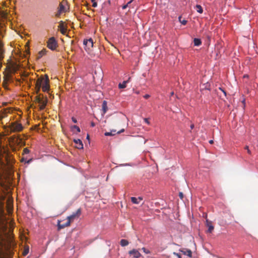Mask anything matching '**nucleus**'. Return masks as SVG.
I'll list each match as a JSON object with an SVG mask.
<instances>
[{"mask_svg":"<svg viewBox=\"0 0 258 258\" xmlns=\"http://www.w3.org/2000/svg\"><path fill=\"white\" fill-rule=\"evenodd\" d=\"M10 128L11 133L20 132L23 130V126L21 123L15 121L11 123Z\"/></svg>","mask_w":258,"mask_h":258,"instance_id":"obj_1","label":"nucleus"},{"mask_svg":"<svg viewBox=\"0 0 258 258\" xmlns=\"http://www.w3.org/2000/svg\"><path fill=\"white\" fill-rule=\"evenodd\" d=\"M35 101L40 104V109L41 110L44 109L47 102V99H44L42 95V97L41 96V94H39L35 97Z\"/></svg>","mask_w":258,"mask_h":258,"instance_id":"obj_2","label":"nucleus"},{"mask_svg":"<svg viewBox=\"0 0 258 258\" xmlns=\"http://www.w3.org/2000/svg\"><path fill=\"white\" fill-rule=\"evenodd\" d=\"M47 47L51 50H54L57 47V43L54 37L50 38L47 42Z\"/></svg>","mask_w":258,"mask_h":258,"instance_id":"obj_3","label":"nucleus"},{"mask_svg":"<svg viewBox=\"0 0 258 258\" xmlns=\"http://www.w3.org/2000/svg\"><path fill=\"white\" fill-rule=\"evenodd\" d=\"M49 79L47 75L43 77V82L42 84V89L43 92H47L49 90Z\"/></svg>","mask_w":258,"mask_h":258,"instance_id":"obj_4","label":"nucleus"},{"mask_svg":"<svg viewBox=\"0 0 258 258\" xmlns=\"http://www.w3.org/2000/svg\"><path fill=\"white\" fill-rule=\"evenodd\" d=\"M81 214V210L80 209L77 210L76 212L73 213L70 216H68L67 218V220L69 221H70V223L73 222L75 219L79 218Z\"/></svg>","mask_w":258,"mask_h":258,"instance_id":"obj_5","label":"nucleus"},{"mask_svg":"<svg viewBox=\"0 0 258 258\" xmlns=\"http://www.w3.org/2000/svg\"><path fill=\"white\" fill-rule=\"evenodd\" d=\"M83 44L85 45V48L86 50H90L93 46V40L91 38L84 40L83 41Z\"/></svg>","mask_w":258,"mask_h":258,"instance_id":"obj_6","label":"nucleus"},{"mask_svg":"<svg viewBox=\"0 0 258 258\" xmlns=\"http://www.w3.org/2000/svg\"><path fill=\"white\" fill-rule=\"evenodd\" d=\"M43 82V77H41L40 78H38L35 84V88H36V92L37 94H38L41 88L42 87V84Z\"/></svg>","mask_w":258,"mask_h":258,"instance_id":"obj_7","label":"nucleus"},{"mask_svg":"<svg viewBox=\"0 0 258 258\" xmlns=\"http://www.w3.org/2000/svg\"><path fill=\"white\" fill-rule=\"evenodd\" d=\"M5 152L4 147L2 146V136L0 135V163L2 164H5L3 158Z\"/></svg>","mask_w":258,"mask_h":258,"instance_id":"obj_8","label":"nucleus"},{"mask_svg":"<svg viewBox=\"0 0 258 258\" xmlns=\"http://www.w3.org/2000/svg\"><path fill=\"white\" fill-rule=\"evenodd\" d=\"M5 219L4 205V204L0 203V223H3Z\"/></svg>","mask_w":258,"mask_h":258,"instance_id":"obj_9","label":"nucleus"},{"mask_svg":"<svg viewBox=\"0 0 258 258\" xmlns=\"http://www.w3.org/2000/svg\"><path fill=\"white\" fill-rule=\"evenodd\" d=\"M59 23L58 28H59L61 33L63 35H65L67 30V26L64 25V23L62 21H60Z\"/></svg>","mask_w":258,"mask_h":258,"instance_id":"obj_10","label":"nucleus"},{"mask_svg":"<svg viewBox=\"0 0 258 258\" xmlns=\"http://www.w3.org/2000/svg\"><path fill=\"white\" fill-rule=\"evenodd\" d=\"M70 224H71L70 221H69L68 220L66 222L62 223V224H61L60 221L58 220V222H57L58 229L60 230V229L64 228L66 227H68L70 225Z\"/></svg>","mask_w":258,"mask_h":258,"instance_id":"obj_11","label":"nucleus"},{"mask_svg":"<svg viewBox=\"0 0 258 258\" xmlns=\"http://www.w3.org/2000/svg\"><path fill=\"white\" fill-rule=\"evenodd\" d=\"M74 142L76 144V147L79 149L83 148V144L82 141L80 139H75Z\"/></svg>","mask_w":258,"mask_h":258,"instance_id":"obj_12","label":"nucleus"},{"mask_svg":"<svg viewBox=\"0 0 258 258\" xmlns=\"http://www.w3.org/2000/svg\"><path fill=\"white\" fill-rule=\"evenodd\" d=\"M207 226L208 228L207 230V232L212 233V232L213 231L214 229V227L212 225V222L207 220Z\"/></svg>","mask_w":258,"mask_h":258,"instance_id":"obj_13","label":"nucleus"},{"mask_svg":"<svg viewBox=\"0 0 258 258\" xmlns=\"http://www.w3.org/2000/svg\"><path fill=\"white\" fill-rule=\"evenodd\" d=\"M131 199L132 202L135 204H139L143 200V198L140 197L138 198L132 197Z\"/></svg>","mask_w":258,"mask_h":258,"instance_id":"obj_14","label":"nucleus"},{"mask_svg":"<svg viewBox=\"0 0 258 258\" xmlns=\"http://www.w3.org/2000/svg\"><path fill=\"white\" fill-rule=\"evenodd\" d=\"M129 253L131 255H133V256L136 258H139L141 255L140 252L136 249L130 251Z\"/></svg>","mask_w":258,"mask_h":258,"instance_id":"obj_15","label":"nucleus"},{"mask_svg":"<svg viewBox=\"0 0 258 258\" xmlns=\"http://www.w3.org/2000/svg\"><path fill=\"white\" fill-rule=\"evenodd\" d=\"M131 77L128 78L127 80L123 81L122 83L118 84V88L119 89H123L126 87V84L130 81Z\"/></svg>","mask_w":258,"mask_h":258,"instance_id":"obj_16","label":"nucleus"},{"mask_svg":"<svg viewBox=\"0 0 258 258\" xmlns=\"http://www.w3.org/2000/svg\"><path fill=\"white\" fill-rule=\"evenodd\" d=\"M181 251L184 254L186 255L189 257L191 256L192 252L189 249H182L181 250Z\"/></svg>","mask_w":258,"mask_h":258,"instance_id":"obj_17","label":"nucleus"},{"mask_svg":"<svg viewBox=\"0 0 258 258\" xmlns=\"http://www.w3.org/2000/svg\"><path fill=\"white\" fill-rule=\"evenodd\" d=\"M29 251V247L28 245H24V250L23 251V255L24 256L26 255L28 253Z\"/></svg>","mask_w":258,"mask_h":258,"instance_id":"obj_18","label":"nucleus"},{"mask_svg":"<svg viewBox=\"0 0 258 258\" xmlns=\"http://www.w3.org/2000/svg\"><path fill=\"white\" fill-rule=\"evenodd\" d=\"M102 110H103V113H105L107 110V102L106 101H104L102 103Z\"/></svg>","mask_w":258,"mask_h":258,"instance_id":"obj_19","label":"nucleus"},{"mask_svg":"<svg viewBox=\"0 0 258 258\" xmlns=\"http://www.w3.org/2000/svg\"><path fill=\"white\" fill-rule=\"evenodd\" d=\"M47 50L46 49H43L41 51L39 52L38 58H40L42 56L46 54Z\"/></svg>","mask_w":258,"mask_h":258,"instance_id":"obj_20","label":"nucleus"},{"mask_svg":"<svg viewBox=\"0 0 258 258\" xmlns=\"http://www.w3.org/2000/svg\"><path fill=\"white\" fill-rule=\"evenodd\" d=\"M194 45L195 46H199L201 44L202 42L200 39L195 38L194 40Z\"/></svg>","mask_w":258,"mask_h":258,"instance_id":"obj_21","label":"nucleus"},{"mask_svg":"<svg viewBox=\"0 0 258 258\" xmlns=\"http://www.w3.org/2000/svg\"><path fill=\"white\" fill-rule=\"evenodd\" d=\"M115 133H116V130H112L110 132H106V133H105L104 135L106 136H113V135H114L115 134Z\"/></svg>","mask_w":258,"mask_h":258,"instance_id":"obj_22","label":"nucleus"},{"mask_svg":"<svg viewBox=\"0 0 258 258\" xmlns=\"http://www.w3.org/2000/svg\"><path fill=\"white\" fill-rule=\"evenodd\" d=\"M196 11L198 13H199L200 14L203 13V8H202V7L200 5H196Z\"/></svg>","mask_w":258,"mask_h":258,"instance_id":"obj_23","label":"nucleus"},{"mask_svg":"<svg viewBox=\"0 0 258 258\" xmlns=\"http://www.w3.org/2000/svg\"><path fill=\"white\" fill-rule=\"evenodd\" d=\"M64 6L62 5L61 4H59L58 11H59V13H61L62 12H64Z\"/></svg>","mask_w":258,"mask_h":258,"instance_id":"obj_24","label":"nucleus"},{"mask_svg":"<svg viewBox=\"0 0 258 258\" xmlns=\"http://www.w3.org/2000/svg\"><path fill=\"white\" fill-rule=\"evenodd\" d=\"M181 16L179 17V18H178L179 21L180 22V23L182 24L185 25L187 23V21L185 20H181Z\"/></svg>","mask_w":258,"mask_h":258,"instance_id":"obj_25","label":"nucleus"},{"mask_svg":"<svg viewBox=\"0 0 258 258\" xmlns=\"http://www.w3.org/2000/svg\"><path fill=\"white\" fill-rule=\"evenodd\" d=\"M72 129H75V130H77V132H78V133H80V131H80V128H79V126H77V125H74L72 126Z\"/></svg>","mask_w":258,"mask_h":258,"instance_id":"obj_26","label":"nucleus"},{"mask_svg":"<svg viewBox=\"0 0 258 258\" xmlns=\"http://www.w3.org/2000/svg\"><path fill=\"white\" fill-rule=\"evenodd\" d=\"M30 153V150L27 148H25L23 150V154H27L28 153Z\"/></svg>","mask_w":258,"mask_h":258,"instance_id":"obj_27","label":"nucleus"},{"mask_svg":"<svg viewBox=\"0 0 258 258\" xmlns=\"http://www.w3.org/2000/svg\"><path fill=\"white\" fill-rule=\"evenodd\" d=\"M91 2H92V7L96 8L97 6V3L96 2V0H91Z\"/></svg>","mask_w":258,"mask_h":258,"instance_id":"obj_28","label":"nucleus"},{"mask_svg":"<svg viewBox=\"0 0 258 258\" xmlns=\"http://www.w3.org/2000/svg\"><path fill=\"white\" fill-rule=\"evenodd\" d=\"M5 160L7 162V164H9L10 163L9 157H8V155H7L5 156Z\"/></svg>","mask_w":258,"mask_h":258,"instance_id":"obj_29","label":"nucleus"},{"mask_svg":"<svg viewBox=\"0 0 258 258\" xmlns=\"http://www.w3.org/2000/svg\"><path fill=\"white\" fill-rule=\"evenodd\" d=\"M244 149L245 150H247V153L249 155L251 154V151H250V150L249 149V148H248V146H246L245 147H244Z\"/></svg>","mask_w":258,"mask_h":258,"instance_id":"obj_30","label":"nucleus"},{"mask_svg":"<svg viewBox=\"0 0 258 258\" xmlns=\"http://www.w3.org/2000/svg\"><path fill=\"white\" fill-rule=\"evenodd\" d=\"M9 76H5L4 77V82H6V83L9 80Z\"/></svg>","mask_w":258,"mask_h":258,"instance_id":"obj_31","label":"nucleus"},{"mask_svg":"<svg viewBox=\"0 0 258 258\" xmlns=\"http://www.w3.org/2000/svg\"><path fill=\"white\" fill-rule=\"evenodd\" d=\"M0 242H4V239L3 238V236L0 235ZM7 242H11L10 241H7Z\"/></svg>","mask_w":258,"mask_h":258,"instance_id":"obj_32","label":"nucleus"},{"mask_svg":"<svg viewBox=\"0 0 258 258\" xmlns=\"http://www.w3.org/2000/svg\"><path fill=\"white\" fill-rule=\"evenodd\" d=\"M72 121H73L74 123H77V119H76V118H75L74 117H72Z\"/></svg>","mask_w":258,"mask_h":258,"instance_id":"obj_33","label":"nucleus"},{"mask_svg":"<svg viewBox=\"0 0 258 258\" xmlns=\"http://www.w3.org/2000/svg\"><path fill=\"white\" fill-rule=\"evenodd\" d=\"M144 121H145V122H146V123H147L148 124H150V122H149V120H148V118H144Z\"/></svg>","mask_w":258,"mask_h":258,"instance_id":"obj_34","label":"nucleus"},{"mask_svg":"<svg viewBox=\"0 0 258 258\" xmlns=\"http://www.w3.org/2000/svg\"><path fill=\"white\" fill-rule=\"evenodd\" d=\"M142 249L143 250L144 252H145L146 253H149V250H146V249L145 248L143 247V248H142Z\"/></svg>","mask_w":258,"mask_h":258,"instance_id":"obj_35","label":"nucleus"},{"mask_svg":"<svg viewBox=\"0 0 258 258\" xmlns=\"http://www.w3.org/2000/svg\"><path fill=\"white\" fill-rule=\"evenodd\" d=\"M219 89L221 90V91L224 93V95L226 96V92L225 90H224L223 89H222V88H219Z\"/></svg>","mask_w":258,"mask_h":258,"instance_id":"obj_36","label":"nucleus"},{"mask_svg":"<svg viewBox=\"0 0 258 258\" xmlns=\"http://www.w3.org/2000/svg\"><path fill=\"white\" fill-rule=\"evenodd\" d=\"M179 196L181 199H182L183 198V195L182 192H179Z\"/></svg>","mask_w":258,"mask_h":258,"instance_id":"obj_37","label":"nucleus"},{"mask_svg":"<svg viewBox=\"0 0 258 258\" xmlns=\"http://www.w3.org/2000/svg\"><path fill=\"white\" fill-rule=\"evenodd\" d=\"M120 244L122 246H125L127 245L128 243H120Z\"/></svg>","mask_w":258,"mask_h":258,"instance_id":"obj_38","label":"nucleus"},{"mask_svg":"<svg viewBox=\"0 0 258 258\" xmlns=\"http://www.w3.org/2000/svg\"><path fill=\"white\" fill-rule=\"evenodd\" d=\"M134 1V0H131L129 1L126 5H127L128 7L130 6V5Z\"/></svg>","mask_w":258,"mask_h":258,"instance_id":"obj_39","label":"nucleus"},{"mask_svg":"<svg viewBox=\"0 0 258 258\" xmlns=\"http://www.w3.org/2000/svg\"><path fill=\"white\" fill-rule=\"evenodd\" d=\"M150 97V95H148V94H146L144 96V97L145 98V99H148Z\"/></svg>","mask_w":258,"mask_h":258,"instance_id":"obj_40","label":"nucleus"},{"mask_svg":"<svg viewBox=\"0 0 258 258\" xmlns=\"http://www.w3.org/2000/svg\"><path fill=\"white\" fill-rule=\"evenodd\" d=\"M128 7L127 5H125L122 6V8L123 10L126 9Z\"/></svg>","mask_w":258,"mask_h":258,"instance_id":"obj_41","label":"nucleus"},{"mask_svg":"<svg viewBox=\"0 0 258 258\" xmlns=\"http://www.w3.org/2000/svg\"><path fill=\"white\" fill-rule=\"evenodd\" d=\"M32 159H30L27 161H26V163L27 164H29L32 161Z\"/></svg>","mask_w":258,"mask_h":258,"instance_id":"obj_42","label":"nucleus"},{"mask_svg":"<svg viewBox=\"0 0 258 258\" xmlns=\"http://www.w3.org/2000/svg\"><path fill=\"white\" fill-rule=\"evenodd\" d=\"M174 254L176 255H177L178 256V258H181V256L180 255V254L177 253H175V252H174Z\"/></svg>","mask_w":258,"mask_h":258,"instance_id":"obj_43","label":"nucleus"},{"mask_svg":"<svg viewBox=\"0 0 258 258\" xmlns=\"http://www.w3.org/2000/svg\"><path fill=\"white\" fill-rule=\"evenodd\" d=\"M124 129H122V130H121L120 131H118L117 133V134H120V133H121L123 132H124Z\"/></svg>","mask_w":258,"mask_h":258,"instance_id":"obj_44","label":"nucleus"},{"mask_svg":"<svg viewBox=\"0 0 258 258\" xmlns=\"http://www.w3.org/2000/svg\"><path fill=\"white\" fill-rule=\"evenodd\" d=\"M60 14L61 13H59V11H58L57 13L56 14V16L58 17L60 15Z\"/></svg>","mask_w":258,"mask_h":258,"instance_id":"obj_45","label":"nucleus"},{"mask_svg":"<svg viewBox=\"0 0 258 258\" xmlns=\"http://www.w3.org/2000/svg\"><path fill=\"white\" fill-rule=\"evenodd\" d=\"M120 242H127V241L125 239H122Z\"/></svg>","mask_w":258,"mask_h":258,"instance_id":"obj_46","label":"nucleus"},{"mask_svg":"<svg viewBox=\"0 0 258 258\" xmlns=\"http://www.w3.org/2000/svg\"><path fill=\"white\" fill-rule=\"evenodd\" d=\"M15 138H16V137H15V136H12V137H11V139L12 140H14L15 139Z\"/></svg>","mask_w":258,"mask_h":258,"instance_id":"obj_47","label":"nucleus"},{"mask_svg":"<svg viewBox=\"0 0 258 258\" xmlns=\"http://www.w3.org/2000/svg\"><path fill=\"white\" fill-rule=\"evenodd\" d=\"M194 127V124H192L190 125V128L191 129H193Z\"/></svg>","mask_w":258,"mask_h":258,"instance_id":"obj_48","label":"nucleus"},{"mask_svg":"<svg viewBox=\"0 0 258 258\" xmlns=\"http://www.w3.org/2000/svg\"><path fill=\"white\" fill-rule=\"evenodd\" d=\"M209 143H210V144H212L213 143V142H213V140H210V141H209Z\"/></svg>","mask_w":258,"mask_h":258,"instance_id":"obj_49","label":"nucleus"},{"mask_svg":"<svg viewBox=\"0 0 258 258\" xmlns=\"http://www.w3.org/2000/svg\"><path fill=\"white\" fill-rule=\"evenodd\" d=\"M91 126H95V123L94 122H92L91 123Z\"/></svg>","mask_w":258,"mask_h":258,"instance_id":"obj_50","label":"nucleus"},{"mask_svg":"<svg viewBox=\"0 0 258 258\" xmlns=\"http://www.w3.org/2000/svg\"><path fill=\"white\" fill-rule=\"evenodd\" d=\"M89 135H87V139H89Z\"/></svg>","mask_w":258,"mask_h":258,"instance_id":"obj_51","label":"nucleus"},{"mask_svg":"<svg viewBox=\"0 0 258 258\" xmlns=\"http://www.w3.org/2000/svg\"><path fill=\"white\" fill-rule=\"evenodd\" d=\"M173 94H174L173 92H171V95H173Z\"/></svg>","mask_w":258,"mask_h":258,"instance_id":"obj_52","label":"nucleus"},{"mask_svg":"<svg viewBox=\"0 0 258 258\" xmlns=\"http://www.w3.org/2000/svg\"><path fill=\"white\" fill-rule=\"evenodd\" d=\"M24 160V158H22V159H21V161H23Z\"/></svg>","mask_w":258,"mask_h":258,"instance_id":"obj_53","label":"nucleus"},{"mask_svg":"<svg viewBox=\"0 0 258 258\" xmlns=\"http://www.w3.org/2000/svg\"><path fill=\"white\" fill-rule=\"evenodd\" d=\"M3 243H0V246H2L1 244H2Z\"/></svg>","mask_w":258,"mask_h":258,"instance_id":"obj_54","label":"nucleus"}]
</instances>
